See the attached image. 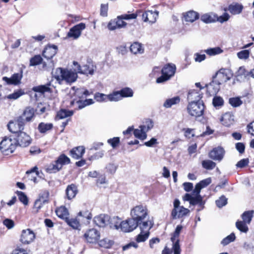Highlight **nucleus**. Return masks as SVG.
<instances>
[{"label":"nucleus","mask_w":254,"mask_h":254,"mask_svg":"<svg viewBox=\"0 0 254 254\" xmlns=\"http://www.w3.org/2000/svg\"><path fill=\"white\" fill-rule=\"evenodd\" d=\"M77 71H73L62 68H58L55 71L52 72L53 77L61 84L64 81L67 83H72L75 82L77 78Z\"/></svg>","instance_id":"f257e3e1"},{"label":"nucleus","mask_w":254,"mask_h":254,"mask_svg":"<svg viewBox=\"0 0 254 254\" xmlns=\"http://www.w3.org/2000/svg\"><path fill=\"white\" fill-rule=\"evenodd\" d=\"M17 144L15 138L5 137L0 143V150L5 155H8L14 152Z\"/></svg>","instance_id":"f03ea898"},{"label":"nucleus","mask_w":254,"mask_h":254,"mask_svg":"<svg viewBox=\"0 0 254 254\" xmlns=\"http://www.w3.org/2000/svg\"><path fill=\"white\" fill-rule=\"evenodd\" d=\"M148 215V209L146 206L139 205L134 207L130 211V216L139 223Z\"/></svg>","instance_id":"7ed1b4c3"},{"label":"nucleus","mask_w":254,"mask_h":254,"mask_svg":"<svg viewBox=\"0 0 254 254\" xmlns=\"http://www.w3.org/2000/svg\"><path fill=\"white\" fill-rule=\"evenodd\" d=\"M189 114L195 118L201 116L203 114L204 105L203 101L189 103L187 107Z\"/></svg>","instance_id":"20e7f679"},{"label":"nucleus","mask_w":254,"mask_h":254,"mask_svg":"<svg viewBox=\"0 0 254 254\" xmlns=\"http://www.w3.org/2000/svg\"><path fill=\"white\" fill-rule=\"evenodd\" d=\"M176 66L174 64H168L166 65L162 69V76L156 79V82L160 83L169 80L173 76L176 71Z\"/></svg>","instance_id":"39448f33"},{"label":"nucleus","mask_w":254,"mask_h":254,"mask_svg":"<svg viewBox=\"0 0 254 254\" xmlns=\"http://www.w3.org/2000/svg\"><path fill=\"white\" fill-rule=\"evenodd\" d=\"M174 208L172 211L171 216L173 219L183 217L190 213V210L183 206H180V202L176 199L174 201Z\"/></svg>","instance_id":"423d86ee"},{"label":"nucleus","mask_w":254,"mask_h":254,"mask_svg":"<svg viewBox=\"0 0 254 254\" xmlns=\"http://www.w3.org/2000/svg\"><path fill=\"white\" fill-rule=\"evenodd\" d=\"M185 201H188L190 204L195 205L198 204L200 207L203 208L204 202L202 200V197L200 195V193H197L193 190L192 193H186L183 197Z\"/></svg>","instance_id":"0eeeda50"},{"label":"nucleus","mask_w":254,"mask_h":254,"mask_svg":"<svg viewBox=\"0 0 254 254\" xmlns=\"http://www.w3.org/2000/svg\"><path fill=\"white\" fill-rule=\"evenodd\" d=\"M35 234L30 229L23 230L20 238V241L24 245H29L35 239Z\"/></svg>","instance_id":"6e6552de"},{"label":"nucleus","mask_w":254,"mask_h":254,"mask_svg":"<svg viewBox=\"0 0 254 254\" xmlns=\"http://www.w3.org/2000/svg\"><path fill=\"white\" fill-rule=\"evenodd\" d=\"M15 139L17 145L22 147H26L29 146L32 141L30 136L28 134L21 131L18 132L17 137Z\"/></svg>","instance_id":"1a4fd4ad"},{"label":"nucleus","mask_w":254,"mask_h":254,"mask_svg":"<svg viewBox=\"0 0 254 254\" xmlns=\"http://www.w3.org/2000/svg\"><path fill=\"white\" fill-rule=\"evenodd\" d=\"M139 225V223L131 217L125 221H122L121 231L124 232H130L135 229Z\"/></svg>","instance_id":"9d476101"},{"label":"nucleus","mask_w":254,"mask_h":254,"mask_svg":"<svg viewBox=\"0 0 254 254\" xmlns=\"http://www.w3.org/2000/svg\"><path fill=\"white\" fill-rule=\"evenodd\" d=\"M233 73L229 69L222 68L216 73L218 82L221 84L230 80L233 77Z\"/></svg>","instance_id":"9b49d317"},{"label":"nucleus","mask_w":254,"mask_h":254,"mask_svg":"<svg viewBox=\"0 0 254 254\" xmlns=\"http://www.w3.org/2000/svg\"><path fill=\"white\" fill-rule=\"evenodd\" d=\"M85 28V24L83 23L78 24L71 28L67 33V37L76 39L81 35V31Z\"/></svg>","instance_id":"f8f14e48"},{"label":"nucleus","mask_w":254,"mask_h":254,"mask_svg":"<svg viewBox=\"0 0 254 254\" xmlns=\"http://www.w3.org/2000/svg\"><path fill=\"white\" fill-rule=\"evenodd\" d=\"M84 237L86 241L90 243H94L98 242L100 237V233L96 229L92 228L87 231Z\"/></svg>","instance_id":"ddd939ff"},{"label":"nucleus","mask_w":254,"mask_h":254,"mask_svg":"<svg viewBox=\"0 0 254 254\" xmlns=\"http://www.w3.org/2000/svg\"><path fill=\"white\" fill-rule=\"evenodd\" d=\"M25 122L26 121L22 116H19L17 118L15 123H14L13 122H10L7 125L8 128L10 132L16 133L18 132V130H16L14 129L15 125H17L18 126V130H23Z\"/></svg>","instance_id":"4468645a"},{"label":"nucleus","mask_w":254,"mask_h":254,"mask_svg":"<svg viewBox=\"0 0 254 254\" xmlns=\"http://www.w3.org/2000/svg\"><path fill=\"white\" fill-rule=\"evenodd\" d=\"M73 65L75 66L74 70L77 72L84 74L93 75L94 72V69L93 65L85 64L81 66L77 62H73Z\"/></svg>","instance_id":"2eb2a0df"},{"label":"nucleus","mask_w":254,"mask_h":254,"mask_svg":"<svg viewBox=\"0 0 254 254\" xmlns=\"http://www.w3.org/2000/svg\"><path fill=\"white\" fill-rule=\"evenodd\" d=\"M153 127L152 123L150 122L146 127V126L143 125L139 127L140 129H135L133 131L134 136L140 139L144 140L146 137L147 135L146 132L151 129Z\"/></svg>","instance_id":"dca6fc26"},{"label":"nucleus","mask_w":254,"mask_h":254,"mask_svg":"<svg viewBox=\"0 0 254 254\" xmlns=\"http://www.w3.org/2000/svg\"><path fill=\"white\" fill-rule=\"evenodd\" d=\"M158 11L147 10L143 13L142 19L145 22L152 24L156 22L158 17Z\"/></svg>","instance_id":"f3484780"},{"label":"nucleus","mask_w":254,"mask_h":254,"mask_svg":"<svg viewBox=\"0 0 254 254\" xmlns=\"http://www.w3.org/2000/svg\"><path fill=\"white\" fill-rule=\"evenodd\" d=\"M225 153L224 149L221 147H218L213 148L208 154L210 158L215 160L220 161L223 158Z\"/></svg>","instance_id":"a211bd4d"},{"label":"nucleus","mask_w":254,"mask_h":254,"mask_svg":"<svg viewBox=\"0 0 254 254\" xmlns=\"http://www.w3.org/2000/svg\"><path fill=\"white\" fill-rule=\"evenodd\" d=\"M202 97V93L200 90L194 89L190 90L188 95L189 103L203 101L201 100Z\"/></svg>","instance_id":"6ab92c4d"},{"label":"nucleus","mask_w":254,"mask_h":254,"mask_svg":"<svg viewBox=\"0 0 254 254\" xmlns=\"http://www.w3.org/2000/svg\"><path fill=\"white\" fill-rule=\"evenodd\" d=\"M110 216L106 214H100L94 218L95 224L100 227H104L109 224Z\"/></svg>","instance_id":"aec40b11"},{"label":"nucleus","mask_w":254,"mask_h":254,"mask_svg":"<svg viewBox=\"0 0 254 254\" xmlns=\"http://www.w3.org/2000/svg\"><path fill=\"white\" fill-rule=\"evenodd\" d=\"M220 84L218 81H212L208 84H206L207 93L210 96L216 95L220 89Z\"/></svg>","instance_id":"412c9836"},{"label":"nucleus","mask_w":254,"mask_h":254,"mask_svg":"<svg viewBox=\"0 0 254 254\" xmlns=\"http://www.w3.org/2000/svg\"><path fill=\"white\" fill-rule=\"evenodd\" d=\"M22 77V73H16L13 74L10 78L6 76L3 77L2 79L7 84L18 85L20 83Z\"/></svg>","instance_id":"4be33fe9"},{"label":"nucleus","mask_w":254,"mask_h":254,"mask_svg":"<svg viewBox=\"0 0 254 254\" xmlns=\"http://www.w3.org/2000/svg\"><path fill=\"white\" fill-rule=\"evenodd\" d=\"M57 50V46L55 45L49 46L45 48L43 52V56L44 58L50 60L56 54Z\"/></svg>","instance_id":"5701e85b"},{"label":"nucleus","mask_w":254,"mask_h":254,"mask_svg":"<svg viewBox=\"0 0 254 254\" xmlns=\"http://www.w3.org/2000/svg\"><path fill=\"white\" fill-rule=\"evenodd\" d=\"M220 122L223 125L229 127L233 123L234 116L230 112L226 113L221 117Z\"/></svg>","instance_id":"b1692460"},{"label":"nucleus","mask_w":254,"mask_h":254,"mask_svg":"<svg viewBox=\"0 0 254 254\" xmlns=\"http://www.w3.org/2000/svg\"><path fill=\"white\" fill-rule=\"evenodd\" d=\"M85 152V148L83 146H78L70 151L71 156L76 159L82 157Z\"/></svg>","instance_id":"393cba45"},{"label":"nucleus","mask_w":254,"mask_h":254,"mask_svg":"<svg viewBox=\"0 0 254 254\" xmlns=\"http://www.w3.org/2000/svg\"><path fill=\"white\" fill-rule=\"evenodd\" d=\"M122 221L121 219L117 216H114L112 218L110 217L109 224L110 228L117 230L120 229L121 230V225Z\"/></svg>","instance_id":"a878e982"},{"label":"nucleus","mask_w":254,"mask_h":254,"mask_svg":"<svg viewBox=\"0 0 254 254\" xmlns=\"http://www.w3.org/2000/svg\"><path fill=\"white\" fill-rule=\"evenodd\" d=\"M77 193V189L76 186L74 184L68 185L66 189V197L68 199L74 198Z\"/></svg>","instance_id":"bb28decb"},{"label":"nucleus","mask_w":254,"mask_h":254,"mask_svg":"<svg viewBox=\"0 0 254 254\" xmlns=\"http://www.w3.org/2000/svg\"><path fill=\"white\" fill-rule=\"evenodd\" d=\"M211 183V179L208 178L204 180L201 181L198 183L196 184L194 190L197 193L200 192V190L202 189L205 188Z\"/></svg>","instance_id":"cd10ccee"},{"label":"nucleus","mask_w":254,"mask_h":254,"mask_svg":"<svg viewBox=\"0 0 254 254\" xmlns=\"http://www.w3.org/2000/svg\"><path fill=\"white\" fill-rule=\"evenodd\" d=\"M22 116L25 118V119L26 122H29L31 121L35 116L34 109L30 107L26 108Z\"/></svg>","instance_id":"c85d7f7f"},{"label":"nucleus","mask_w":254,"mask_h":254,"mask_svg":"<svg viewBox=\"0 0 254 254\" xmlns=\"http://www.w3.org/2000/svg\"><path fill=\"white\" fill-rule=\"evenodd\" d=\"M243 9V6L242 4L235 3L230 4L228 7V10L231 14L236 15L240 14Z\"/></svg>","instance_id":"c756f323"},{"label":"nucleus","mask_w":254,"mask_h":254,"mask_svg":"<svg viewBox=\"0 0 254 254\" xmlns=\"http://www.w3.org/2000/svg\"><path fill=\"white\" fill-rule=\"evenodd\" d=\"M57 215L63 219H67L69 215L67 209L64 206H61L56 210Z\"/></svg>","instance_id":"7c9ffc66"},{"label":"nucleus","mask_w":254,"mask_h":254,"mask_svg":"<svg viewBox=\"0 0 254 254\" xmlns=\"http://www.w3.org/2000/svg\"><path fill=\"white\" fill-rule=\"evenodd\" d=\"M184 17L186 21L193 22L199 18V15L196 12L190 11L184 13Z\"/></svg>","instance_id":"2f4dec72"},{"label":"nucleus","mask_w":254,"mask_h":254,"mask_svg":"<svg viewBox=\"0 0 254 254\" xmlns=\"http://www.w3.org/2000/svg\"><path fill=\"white\" fill-rule=\"evenodd\" d=\"M141 231L149 232L153 226V222L151 220L140 222L139 225Z\"/></svg>","instance_id":"473e14b6"},{"label":"nucleus","mask_w":254,"mask_h":254,"mask_svg":"<svg viewBox=\"0 0 254 254\" xmlns=\"http://www.w3.org/2000/svg\"><path fill=\"white\" fill-rule=\"evenodd\" d=\"M130 50L134 54H142L144 52V49L142 45L138 42H134L130 46Z\"/></svg>","instance_id":"72a5a7b5"},{"label":"nucleus","mask_w":254,"mask_h":254,"mask_svg":"<svg viewBox=\"0 0 254 254\" xmlns=\"http://www.w3.org/2000/svg\"><path fill=\"white\" fill-rule=\"evenodd\" d=\"M50 86L51 83H48L45 85H42L33 87L32 90L35 92L44 93L45 92H51V90L50 87Z\"/></svg>","instance_id":"f704fd0d"},{"label":"nucleus","mask_w":254,"mask_h":254,"mask_svg":"<svg viewBox=\"0 0 254 254\" xmlns=\"http://www.w3.org/2000/svg\"><path fill=\"white\" fill-rule=\"evenodd\" d=\"M180 102V98L179 96H176L172 98L167 99L164 103L163 106L165 108H169L173 105H176Z\"/></svg>","instance_id":"c9c22d12"},{"label":"nucleus","mask_w":254,"mask_h":254,"mask_svg":"<svg viewBox=\"0 0 254 254\" xmlns=\"http://www.w3.org/2000/svg\"><path fill=\"white\" fill-rule=\"evenodd\" d=\"M56 162L61 169L63 165L70 163V159L64 154H62L58 157Z\"/></svg>","instance_id":"e433bc0d"},{"label":"nucleus","mask_w":254,"mask_h":254,"mask_svg":"<svg viewBox=\"0 0 254 254\" xmlns=\"http://www.w3.org/2000/svg\"><path fill=\"white\" fill-rule=\"evenodd\" d=\"M254 213V210H249L245 211L242 215L241 217L243 219V221L249 224L253 217Z\"/></svg>","instance_id":"4c0bfd02"},{"label":"nucleus","mask_w":254,"mask_h":254,"mask_svg":"<svg viewBox=\"0 0 254 254\" xmlns=\"http://www.w3.org/2000/svg\"><path fill=\"white\" fill-rule=\"evenodd\" d=\"M201 20L206 23L213 22L216 21V15L214 14H204L201 16Z\"/></svg>","instance_id":"58836bf2"},{"label":"nucleus","mask_w":254,"mask_h":254,"mask_svg":"<svg viewBox=\"0 0 254 254\" xmlns=\"http://www.w3.org/2000/svg\"><path fill=\"white\" fill-rule=\"evenodd\" d=\"M53 124L51 123H41L39 124L38 129L40 132L45 133L53 128Z\"/></svg>","instance_id":"ea45409f"},{"label":"nucleus","mask_w":254,"mask_h":254,"mask_svg":"<svg viewBox=\"0 0 254 254\" xmlns=\"http://www.w3.org/2000/svg\"><path fill=\"white\" fill-rule=\"evenodd\" d=\"M56 161L50 164L46 168V171L49 173H55L61 170Z\"/></svg>","instance_id":"a19ab883"},{"label":"nucleus","mask_w":254,"mask_h":254,"mask_svg":"<svg viewBox=\"0 0 254 254\" xmlns=\"http://www.w3.org/2000/svg\"><path fill=\"white\" fill-rule=\"evenodd\" d=\"M247 223L243 221L238 220L236 223V228L241 232L246 233L249 231Z\"/></svg>","instance_id":"79ce46f5"},{"label":"nucleus","mask_w":254,"mask_h":254,"mask_svg":"<svg viewBox=\"0 0 254 254\" xmlns=\"http://www.w3.org/2000/svg\"><path fill=\"white\" fill-rule=\"evenodd\" d=\"M73 113V112L71 111L62 109L58 112L57 118L59 119H63L71 116Z\"/></svg>","instance_id":"37998d69"},{"label":"nucleus","mask_w":254,"mask_h":254,"mask_svg":"<svg viewBox=\"0 0 254 254\" xmlns=\"http://www.w3.org/2000/svg\"><path fill=\"white\" fill-rule=\"evenodd\" d=\"M75 103L77 105V108L78 109H81L87 105H89L94 103V101L91 99H86L84 101L79 100L78 101H76Z\"/></svg>","instance_id":"c03bdc74"},{"label":"nucleus","mask_w":254,"mask_h":254,"mask_svg":"<svg viewBox=\"0 0 254 254\" xmlns=\"http://www.w3.org/2000/svg\"><path fill=\"white\" fill-rule=\"evenodd\" d=\"M119 92L121 94V99L124 97H131L133 94L132 89L128 87L123 88Z\"/></svg>","instance_id":"a18cd8bd"},{"label":"nucleus","mask_w":254,"mask_h":254,"mask_svg":"<svg viewBox=\"0 0 254 254\" xmlns=\"http://www.w3.org/2000/svg\"><path fill=\"white\" fill-rule=\"evenodd\" d=\"M149 234V232L141 231L140 234L136 237V242L137 243L145 242L148 238Z\"/></svg>","instance_id":"49530a36"},{"label":"nucleus","mask_w":254,"mask_h":254,"mask_svg":"<svg viewBox=\"0 0 254 254\" xmlns=\"http://www.w3.org/2000/svg\"><path fill=\"white\" fill-rule=\"evenodd\" d=\"M24 94V91L22 89H19L7 95L6 98L10 100H16Z\"/></svg>","instance_id":"de8ad7c7"},{"label":"nucleus","mask_w":254,"mask_h":254,"mask_svg":"<svg viewBox=\"0 0 254 254\" xmlns=\"http://www.w3.org/2000/svg\"><path fill=\"white\" fill-rule=\"evenodd\" d=\"M75 95L80 99L84 98L89 95V92L84 88H79L75 91Z\"/></svg>","instance_id":"09e8293b"},{"label":"nucleus","mask_w":254,"mask_h":254,"mask_svg":"<svg viewBox=\"0 0 254 254\" xmlns=\"http://www.w3.org/2000/svg\"><path fill=\"white\" fill-rule=\"evenodd\" d=\"M205 53L209 56H215L223 52V50L219 47H215L205 50Z\"/></svg>","instance_id":"8fccbe9b"},{"label":"nucleus","mask_w":254,"mask_h":254,"mask_svg":"<svg viewBox=\"0 0 254 254\" xmlns=\"http://www.w3.org/2000/svg\"><path fill=\"white\" fill-rule=\"evenodd\" d=\"M202 166L207 170H212L215 167L216 163L210 160H206L202 162Z\"/></svg>","instance_id":"3c124183"},{"label":"nucleus","mask_w":254,"mask_h":254,"mask_svg":"<svg viewBox=\"0 0 254 254\" xmlns=\"http://www.w3.org/2000/svg\"><path fill=\"white\" fill-rule=\"evenodd\" d=\"M108 100L109 101H118L121 99V94H120V92L115 91L113 92L111 94L107 95Z\"/></svg>","instance_id":"603ef678"},{"label":"nucleus","mask_w":254,"mask_h":254,"mask_svg":"<svg viewBox=\"0 0 254 254\" xmlns=\"http://www.w3.org/2000/svg\"><path fill=\"white\" fill-rule=\"evenodd\" d=\"M66 222L70 226L75 229H78L80 226V223L79 220L76 218H71L66 219Z\"/></svg>","instance_id":"864d4df0"},{"label":"nucleus","mask_w":254,"mask_h":254,"mask_svg":"<svg viewBox=\"0 0 254 254\" xmlns=\"http://www.w3.org/2000/svg\"><path fill=\"white\" fill-rule=\"evenodd\" d=\"M236 237L234 233H232L230 235L224 238L221 241V244L223 246H226L230 243L231 242H234L235 240Z\"/></svg>","instance_id":"5fc2aeb1"},{"label":"nucleus","mask_w":254,"mask_h":254,"mask_svg":"<svg viewBox=\"0 0 254 254\" xmlns=\"http://www.w3.org/2000/svg\"><path fill=\"white\" fill-rule=\"evenodd\" d=\"M16 193L18 195L19 200L25 205L28 204V199L26 195L23 192L17 191Z\"/></svg>","instance_id":"6e6d98bb"},{"label":"nucleus","mask_w":254,"mask_h":254,"mask_svg":"<svg viewBox=\"0 0 254 254\" xmlns=\"http://www.w3.org/2000/svg\"><path fill=\"white\" fill-rule=\"evenodd\" d=\"M94 99L99 102L108 101L107 95L99 92L96 93L94 95Z\"/></svg>","instance_id":"4d7b16f0"},{"label":"nucleus","mask_w":254,"mask_h":254,"mask_svg":"<svg viewBox=\"0 0 254 254\" xmlns=\"http://www.w3.org/2000/svg\"><path fill=\"white\" fill-rule=\"evenodd\" d=\"M137 16V14L136 13H129L128 12L127 13H125L119 15V17L122 18L124 20H130V19H136Z\"/></svg>","instance_id":"13d9d810"},{"label":"nucleus","mask_w":254,"mask_h":254,"mask_svg":"<svg viewBox=\"0 0 254 254\" xmlns=\"http://www.w3.org/2000/svg\"><path fill=\"white\" fill-rule=\"evenodd\" d=\"M237 55L239 59L241 60H247L249 58L250 51L248 50H242L237 53Z\"/></svg>","instance_id":"bf43d9fd"},{"label":"nucleus","mask_w":254,"mask_h":254,"mask_svg":"<svg viewBox=\"0 0 254 254\" xmlns=\"http://www.w3.org/2000/svg\"><path fill=\"white\" fill-rule=\"evenodd\" d=\"M42 59L39 55L35 56L31 58L30 61V65L31 66H34L39 64L42 62Z\"/></svg>","instance_id":"052dcab7"},{"label":"nucleus","mask_w":254,"mask_h":254,"mask_svg":"<svg viewBox=\"0 0 254 254\" xmlns=\"http://www.w3.org/2000/svg\"><path fill=\"white\" fill-rule=\"evenodd\" d=\"M249 74L250 72L246 70L244 66H241L239 68L238 71L236 72V76L237 77L243 76L246 77Z\"/></svg>","instance_id":"680f3d73"},{"label":"nucleus","mask_w":254,"mask_h":254,"mask_svg":"<svg viewBox=\"0 0 254 254\" xmlns=\"http://www.w3.org/2000/svg\"><path fill=\"white\" fill-rule=\"evenodd\" d=\"M229 103L233 107H237L242 105V101L238 97L231 98L229 99Z\"/></svg>","instance_id":"e2e57ef3"},{"label":"nucleus","mask_w":254,"mask_h":254,"mask_svg":"<svg viewBox=\"0 0 254 254\" xmlns=\"http://www.w3.org/2000/svg\"><path fill=\"white\" fill-rule=\"evenodd\" d=\"M227 203V199L225 196L222 195L218 200H216V205L221 208L225 206Z\"/></svg>","instance_id":"0e129e2a"},{"label":"nucleus","mask_w":254,"mask_h":254,"mask_svg":"<svg viewBox=\"0 0 254 254\" xmlns=\"http://www.w3.org/2000/svg\"><path fill=\"white\" fill-rule=\"evenodd\" d=\"M223 99L219 96H215L213 98L212 103L214 107H219L222 106L223 105Z\"/></svg>","instance_id":"69168bd1"},{"label":"nucleus","mask_w":254,"mask_h":254,"mask_svg":"<svg viewBox=\"0 0 254 254\" xmlns=\"http://www.w3.org/2000/svg\"><path fill=\"white\" fill-rule=\"evenodd\" d=\"M3 224L8 229H11L13 228L14 226V221L8 218L5 219L3 221Z\"/></svg>","instance_id":"338daca9"},{"label":"nucleus","mask_w":254,"mask_h":254,"mask_svg":"<svg viewBox=\"0 0 254 254\" xmlns=\"http://www.w3.org/2000/svg\"><path fill=\"white\" fill-rule=\"evenodd\" d=\"M173 250L174 251V254H180L181 253V248L179 245V240L177 239V241L173 243Z\"/></svg>","instance_id":"774afa93"}]
</instances>
